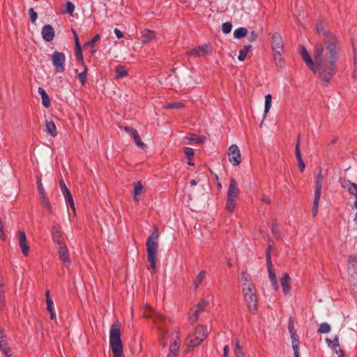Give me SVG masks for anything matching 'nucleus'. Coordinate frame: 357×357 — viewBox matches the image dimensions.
Here are the masks:
<instances>
[{
    "label": "nucleus",
    "mask_w": 357,
    "mask_h": 357,
    "mask_svg": "<svg viewBox=\"0 0 357 357\" xmlns=\"http://www.w3.org/2000/svg\"><path fill=\"white\" fill-rule=\"evenodd\" d=\"M341 50V46H336L332 43L328 45L327 48H324L321 45H314L313 56L316 64L312 71L317 74L324 86H328L337 73V61Z\"/></svg>",
    "instance_id": "nucleus-1"
},
{
    "label": "nucleus",
    "mask_w": 357,
    "mask_h": 357,
    "mask_svg": "<svg viewBox=\"0 0 357 357\" xmlns=\"http://www.w3.org/2000/svg\"><path fill=\"white\" fill-rule=\"evenodd\" d=\"M159 232L156 227L146 240L147 259L153 273L156 271L157 251L158 248Z\"/></svg>",
    "instance_id": "nucleus-2"
},
{
    "label": "nucleus",
    "mask_w": 357,
    "mask_h": 357,
    "mask_svg": "<svg viewBox=\"0 0 357 357\" xmlns=\"http://www.w3.org/2000/svg\"><path fill=\"white\" fill-rule=\"evenodd\" d=\"M242 292L247 307L251 313L256 314L258 311V297L255 285H246L242 289Z\"/></svg>",
    "instance_id": "nucleus-3"
},
{
    "label": "nucleus",
    "mask_w": 357,
    "mask_h": 357,
    "mask_svg": "<svg viewBox=\"0 0 357 357\" xmlns=\"http://www.w3.org/2000/svg\"><path fill=\"white\" fill-rule=\"evenodd\" d=\"M316 29L317 33L322 37V43H318L316 45H321L324 46V48H327L328 45L331 44V43L336 46H341L337 36L333 32L325 30L321 22L317 24Z\"/></svg>",
    "instance_id": "nucleus-4"
},
{
    "label": "nucleus",
    "mask_w": 357,
    "mask_h": 357,
    "mask_svg": "<svg viewBox=\"0 0 357 357\" xmlns=\"http://www.w3.org/2000/svg\"><path fill=\"white\" fill-rule=\"evenodd\" d=\"M348 273L349 281L354 287V289H357V255L349 256Z\"/></svg>",
    "instance_id": "nucleus-5"
},
{
    "label": "nucleus",
    "mask_w": 357,
    "mask_h": 357,
    "mask_svg": "<svg viewBox=\"0 0 357 357\" xmlns=\"http://www.w3.org/2000/svg\"><path fill=\"white\" fill-rule=\"evenodd\" d=\"M208 305V302L204 299L200 300V301L193 306L188 314V320L191 324L195 323L198 319L201 313H202L206 306Z\"/></svg>",
    "instance_id": "nucleus-6"
},
{
    "label": "nucleus",
    "mask_w": 357,
    "mask_h": 357,
    "mask_svg": "<svg viewBox=\"0 0 357 357\" xmlns=\"http://www.w3.org/2000/svg\"><path fill=\"white\" fill-rule=\"evenodd\" d=\"M109 347L114 357H125L121 336H109Z\"/></svg>",
    "instance_id": "nucleus-7"
},
{
    "label": "nucleus",
    "mask_w": 357,
    "mask_h": 357,
    "mask_svg": "<svg viewBox=\"0 0 357 357\" xmlns=\"http://www.w3.org/2000/svg\"><path fill=\"white\" fill-rule=\"evenodd\" d=\"M144 315L146 317L152 318L153 321L160 328L162 327L161 326H160V322L163 323L166 327L167 323L169 321V319L164 317L162 314L154 312L150 306L145 307Z\"/></svg>",
    "instance_id": "nucleus-8"
},
{
    "label": "nucleus",
    "mask_w": 357,
    "mask_h": 357,
    "mask_svg": "<svg viewBox=\"0 0 357 357\" xmlns=\"http://www.w3.org/2000/svg\"><path fill=\"white\" fill-rule=\"evenodd\" d=\"M52 61L56 72L63 73L65 70L66 56L63 52L54 51L52 56Z\"/></svg>",
    "instance_id": "nucleus-9"
},
{
    "label": "nucleus",
    "mask_w": 357,
    "mask_h": 357,
    "mask_svg": "<svg viewBox=\"0 0 357 357\" xmlns=\"http://www.w3.org/2000/svg\"><path fill=\"white\" fill-rule=\"evenodd\" d=\"M228 156L229 162L234 166H237L241 163V152L237 145L232 144L229 146Z\"/></svg>",
    "instance_id": "nucleus-10"
},
{
    "label": "nucleus",
    "mask_w": 357,
    "mask_h": 357,
    "mask_svg": "<svg viewBox=\"0 0 357 357\" xmlns=\"http://www.w3.org/2000/svg\"><path fill=\"white\" fill-rule=\"evenodd\" d=\"M272 50L273 52H284L283 40L278 33H274L272 36Z\"/></svg>",
    "instance_id": "nucleus-11"
},
{
    "label": "nucleus",
    "mask_w": 357,
    "mask_h": 357,
    "mask_svg": "<svg viewBox=\"0 0 357 357\" xmlns=\"http://www.w3.org/2000/svg\"><path fill=\"white\" fill-rule=\"evenodd\" d=\"M208 45H203L188 50L187 52V55L193 57H201L208 54Z\"/></svg>",
    "instance_id": "nucleus-12"
},
{
    "label": "nucleus",
    "mask_w": 357,
    "mask_h": 357,
    "mask_svg": "<svg viewBox=\"0 0 357 357\" xmlns=\"http://www.w3.org/2000/svg\"><path fill=\"white\" fill-rule=\"evenodd\" d=\"M57 248L60 259L66 267H69L71 261L69 258V252L67 246L66 244H63L62 245H59Z\"/></svg>",
    "instance_id": "nucleus-13"
},
{
    "label": "nucleus",
    "mask_w": 357,
    "mask_h": 357,
    "mask_svg": "<svg viewBox=\"0 0 357 357\" xmlns=\"http://www.w3.org/2000/svg\"><path fill=\"white\" fill-rule=\"evenodd\" d=\"M59 185H60V188H61V190L63 193V195L66 199V202L67 204H69L70 206L73 209L75 210V206H74V202H73V196L70 192V190H68V188H67V186L66 185L64 181L63 180H61L60 182H59Z\"/></svg>",
    "instance_id": "nucleus-14"
},
{
    "label": "nucleus",
    "mask_w": 357,
    "mask_h": 357,
    "mask_svg": "<svg viewBox=\"0 0 357 357\" xmlns=\"http://www.w3.org/2000/svg\"><path fill=\"white\" fill-rule=\"evenodd\" d=\"M19 246L22 250V252L24 256H27L29 252V246L26 243V236L24 231H20L17 232Z\"/></svg>",
    "instance_id": "nucleus-15"
},
{
    "label": "nucleus",
    "mask_w": 357,
    "mask_h": 357,
    "mask_svg": "<svg viewBox=\"0 0 357 357\" xmlns=\"http://www.w3.org/2000/svg\"><path fill=\"white\" fill-rule=\"evenodd\" d=\"M41 35L44 40L51 42L55 36L54 29L50 24H46L42 28Z\"/></svg>",
    "instance_id": "nucleus-16"
},
{
    "label": "nucleus",
    "mask_w": 357,
    "mask_h": 357,
    "mask_svg": "<svg viewBox=\"0 0 357 357\" xmlns=\"http://www.w3.org/2000/svg\"><path fill=\"white\" fill-rule=\"evenodd\" d=\"M340 183L341 186L347 189V191L354 197L357 195V184L351 182L350 181L345 178H340Z\"/></svg>",
    "instance_id": "nucleus-17"
},
{
    "label": "nucleus",
    "mask_w": 357,
    "mask_h": 357,
    "mask_svg": "<svg viewBox=\"0 0 357 357\" xmlns=\"http://www.w3.org/2000/svg\"><path fill=\"white\" fill-rule=\"evenodd\" d=\"M301 56L306 63L307 66L311 70H314L315 68V61L314 62L310 55L309 54L307 49L304 47H302L301 50Z\"/></svg>",
    "instance_id": "nucleus-18"
},
{
    "label": "nucleus",
    "mask_w": 357,
    "mask_h": 357,
    "mask_svg": "<svg viewBox=\"0 0 357 357\" xmlns=\"http://www.w3.org/2000/svg\"><path fill=\"white\" fill-rule=\"evenodd\" d=\"M239 189L235 178H232L230 181L229 186L227 191V197L237 198Z\"/></svg>",
    "instance_id": "nucleus-19"
},
{
    "label": "nucleus",
    "mask_w": 357,
    "mask_h": 357,
    "mask_svg": "<svg viewBox=\"0 0 357 357\" xmlns=\"http://www.w3.org/2000/svg\"><path fill=\"white\" fill-rule=\"evenodd\" d=\"M5 337L6 336H0V351L6 357H11L12 351Z\"/></svg>",
    "instance_id": "nucleus-20"
},
{
    "label": "nucleus",
    "mask_w": 357,
    "mask_h": 357,
    "mask_svg": "<svg viewBox=\"0 0 357 357\" xmlns=\"http://www.w3.org/2000/svg\"><path fill=\"white\" fill-rule=\"evenodd\" d=\"M267 268H268V277L270 278L271 284H272L274 289L278 290L279 286H278L276 275L273 271L272 262H269L268 264H267Z\"/></svg>",
    "instance_id": "nucleus-21"
},
{
    "label": "nucleus",
    "mask_w": 357,
    "mask_h": 357,
    "mask_svg": "<svg viewBox=\"0 0 357 357\" xmlns=\"http://www.w3.org/2000/svg\"><path fill=\"white\" fill-rule=\"evenodd\" d=\"M52 236L53 241L56 243L58 246L65 244L62 233L56 227H53L52 229Z\"/></svg>",
    "instance_id": "nucleus-22"
},
{
    "label": "nucleus",
    "mask_w": 357,
    "mask_h": 357,
    "mask_svg": "<svg viewBox=\"0 0 357 357\" xmlns=\"http://www.w3.org/2000/svg\"><path fill=\"white\" fill-rule=\"evenodd\" d=\"M291 278L287 273H284L281 279V285L284 294L289 293L291 290Z\"/></svg>",
    "instance_id": "nucleus-23"
},
{
    "label": "nucleus",
    "mask_w": 357,
    "mask_h": 357,
    "mask_svg": "<svg viewBox=\"0 0 357 357\" xmlns=\"http://www.w3.org/2000/svg\"><path fill=\"white\" fill-rule=\"evenodd\" d=\"M45 132L52 137L57 135L56 127L53 121H45Z\"/></svg>",
    "instance_id": "nucleus-24"
},
{
    "label": "nucleus",
    "mask_w": 357,
    "mask_h": 357,
    "mask_svg": "<svg viewBox=\"0 0 357 357\" xmlns=\"http://www.w3.org/2000/svg\"><path fill=\"white\" fill-rule=\"evenodd\" d=\"M322 181H323L322 169L320 167L319 169L317 176L314 194L321 195Z\"/></svg>",
    "instance_id": "nucleus-25"
},
{
    "label": "nucleus",
    "mask_w": 357,
    "mask_h": 357,
    "mask_svg": "<svg viewBox=\"0 0 357 357\" xmlns=\"http://www.w3.org/2000/svg\"><path fill=\"white\" fill-rule=\"evenodd\" d=\"M155 36V33L152 31L144 29L142 31L141 40L143 44L149 43Z\"/></svg>",
    "instance_id": "nucleus-26"
},
{
    "label": "nucleus",
    "mask_w": 357,
    "mask_h": 357,
    "mask_svg": "<svg viewBox=\"0 0 357 357\" xmlns=\"http://www.w3.org/2000/svg\"><path fill=\"white\" fill-rule=\"evenodd\" d=\"M38 93L41 96L42 104L45 108L50 107L51 102L46 91L41 87L38 88Z\"/></svg>",
    "instance_id": "nucleus-27"
},
{
    "label": "nucleus",
    "mask_w": 357,
    "mask_h": 357,
    "mask_svg": "<svg viewBox=\"0 0 357 357\" xmlns=\"http://www.w3.org/2000/svg\"><path fill=\"white\" fill-rule=\"evenodd\" d=\"M178 337V336H176ZM180 343L179 340L177 338V340H174L170 345L169 348V354L168 355H175L178 356V352L179 350Z\"/></svg>",
    "instance_id": "nucleus-28"
},
{
    "label": "nucleus",
    "mask_w": 357,
    "mask_h": 357,
    "mask_svg": "<svg viewBox=\"0 0 357 357\" xmlns=\"http://www.w3.org/2000/svg\"><path fill=\"white\" fill-rule=\"evenodd\" d=\"M204 340V338L200 336H195L194 338L188 340L186 344L188 347L194 348L201 344Z\"/></svg>",
    "instance_id": "nucleus-29"
},
{
    "label": "nucleus",
    "mask_w": 357,
    "mask_h": 357,
    "mask_svg": "<svg viewBox=\"0 0 357 357\" xmlns=\"http://www.w3.org/2000/svg\"><path fill=\"white\" fill-rule=\"evenodd\" d=\"M291 337L292 349L294 350V356H297V354H299L301 342L299 340L298 336H291Z\"/></svg>",
    "instance_id": "nucleus-30"
},
{
    "label": "nucleus",
    "mask_w": 357,
    "mask_h": 357,
    "mask_svg": "<svg viewBox=\"0 0 357 357\" xmlns=\"http://www.w3.org/2000/svg\"><path fill=\"white\" fill-rule=\"evenodd\" d=\"M128 71L123 66L118 65L116 67V78L121 79L128 75Z\"/></svg>",
    "instance_id": "nucleus-31"
},
{
    "label": "nucleus",
    "mask_w": 357,
    "mask_h": 357,
    "mask_svg": "<svg viewBox=\"0 0 357 357\" xmlns=\"http://www.w3.org/2000/svg\"><path fill=\"white\" fill-rule=\"evenodd\" d=\"M284 52H274L273 59L275 63V65L282 68L284 66V61L282 58V54Z\"/></svg>",
    "instance_id": "nucleus-32"
},
{
    "label": "nucleus",
    "mask_w": 357,
    "mask_h": 357,
    "mask_svg": "<svg viewBox=\"0 0 357 357\" xmlns=\"http://www.w3.org/2000/svg\"><path fill=\"white\" fill-rule=\"evenodd\" d=\"M134 199L135 202H138L139 199L137 198V195H141L144 192V188L140 182H136L134 184Z\"/></svg>",
    "instance_id": "nucleus-33"
},
{
    "label": "nucleus",
    "mask_w": 357,
    "mask_h": 357,
    "mask_svg": "<svg viewBox=\"0 0 357 357\" xmlns=\"http://www.w3.org/2000/svg\"><path fill=\"white\" fill-rule=\"evenodd\" d=\"M296 157L298 160V165L300 171L303 172L305 168V165L302 159V155L301 153V149L297 146L296 150Z\"/></svg>",
    "instance_id": "nucleus-34"
},
{
    "label": "nucleus",
    "mask_w": 357,
    "mask_h": 357,
    "mask_svg": "<svg viewBox=\"0 0 357 357\" xmlns=\"http://www.w3.org/2000/svg\"><path fill=\"white\" fill-rule=\"evenodd\" d=\"M211 333V328L204 325H198L195 328V335H208Z\"/></svg>",
    "instance_id": "nucleus-35"
},
{
    "label": "nucleus",
    "mask_w": 357,
    "mask_h": 357,
    "mask_svg": "<svg viewBox=\"0 0 357 357\" xmlns=\"http://www.w3.org/2000/svg\"><path fill=\"white\" fill-rule=\"evenodd\" d=\"M271 102H272V96L271 94H267L265 96V105H264V119H265L271 107Z\"/></svg>",
    "instance_id": "nucleus-36"
},
{
    "label": "nucleus",
    "mask_w": 357,
    "mask_h": 357,
    "mask_svg": "<svg viewBox=\"0 0 357 357\" xmlns=\"http://www.w3.org/2000/svg\"><path fill=\"white\" fill-rule=\"evenodd\" d=\"M251 48H252L251 45H245L243 47V48L239 51V55L238 56V59L241 61H244L248 55V53L249 52V51L250 50Z\"/></svg>",
    "instance_id": "nucleus-37"
},
{
    "label": "nucleus",
    "mask_w": 357,
    "mask_h": 357,
    "mask_svg": "<svg viewBox=\"0 0 357 357\" xmlns=\"http://www.w3.org/2000/svg\"><path fill=\"white\" fill-rule=\"evenodd\" d=\"M241 280H242V289L245 287L248 284H255L251 281V276L245 271H243L241 273Z\"/></svg>",
    "instance_id": "nucleus-38"
},
{
    "label": "nucleus",
    "mask_w": 357,
    "mask_h": 357,
    "mask_svg": "<svg viewBox=\"0 0 357 357\" xmlns=\"http://www.w3.org/2000/svg\"><path fill=\"white\" fill-rule=\"evenodd\" d=\"M271 231H272L273 236L276 238H282V234L280 232V228L278 226L275 220H272V222H271Z\"/></svg>",
    "instance_id": "nucleus-39"
},
{
    "label": "nucleus",
    "mask_w": 357,
    "mask_h": 357,
    "mask_svg": "<svg viewBox=\"0 0 357 357\" xmlns=\"http://www.w3.org/2000/svg\"><path fill=\"white\" fill-rule=\"evenodd\" d=\"M189 139L188 143H195L197 144H202L205 142L206 137L203 136H197L196 135H191L190 137H187Z\"/></svg>",
    "instance_id": "nucleus-40"
},
{
    "label": "nucleus",
    "mask_w": 357,
    "mask_h": 357,
    "mask_svg": "<svg viewBox=\"0 0 357 357\" xmlns=\"http://www.w3.org/2000/svg\"><path fill=\"white\" fill-rule=\"evenodd\" d=\"M321 195L314 194V198L313 205H312V215L314 217L316 216L318 213V206H319V200L321 198Z\"/></svg>",
    "instance_id": "nucleus-41"
},
{
    "label": "nucleus",
    "mask_w": 357,
    "mask_h": 357,
    "mask_svg": "<svg viewBox=\"0 0 357 357\" xmlns=\"http://www.w3.org/2000/svg\"><path fill=\"white\" fill-rule=\"evenodd\" d=\"M248 33V29L245 27H239L234 31V37L236 38H241L245 37Z\"/></svg>",
    "instance_id": "nucleus-42"
},
{
    "label": "nucleus",
    "mask_w": 357,
    "mask_h": 357,
    "mask_svg": "<svg viewBox=\"0 0 357 357\" xmlns=\"http://www.w3.org/2000/svg\"><path fill=\"white\" fill-rule=\"evenodd\" d=\"M236 198H227L226 208L229 212H232L236 206Z\"/></svg>",
    "instance_id": "nucleus-43"
},
{
    "label": "nucleus",
    "mask_w": 357,
    "mask_h": 357,
    "mask_svg": "<svg viewBox=\"0 0 357 357\" xmlns=\"http://www.w3.org/2000/svg\"><path fill=\"white\" fill-rule=\"evenodd\" d=\"M326 341L328 343V345L330 347H331L333 350H335V352L336 354H337V348L340 346L337 336H335V338L333 341L328 338H326Z\"/></svg>",
    "instance_id": "nucleus-44"
},
{
    "label": "nucleus",
    "mask_w": 357,
    "mask_h": 357,
    "mask_svg": "<svg viewBox=\"0 0 357 357\" xmlns=\"http://www.w3.org/2000/svg\"><path fill=\"white\" fill-rule=\"evenodd\" d=\"M109 335H121V324L119 321L112 325Z\"/></svg>",
    "instance_id": "nucleus-45"
},
{
    "label": "nucleus",
    "mask_w": 357,
    "mask_h": 357,
    "mask_svg": "<svg viewBox=\"0 0 357 357\" xmlns=\"http://www.w3.org/2000/svg\"><path fill=\"white\" fill-rule=\"evenodd\" d=\"M132 136L133 137L135 142L137 145V146L140 147L142 149H145L146 148V144H144L141 140V138L137 131H134V134Z\"/></svg>",
    "instance_id": "nucleus-46"
},
{
    "label": "nucleus",
    "mask_w": 357,
    "mask_h": 357,
    "mask_svg": "<svg viewBox=\"0 0 357 357\" xmlns=\"http://www.w3.org/2000/svg\"><path fill=\"white\" fill-rule=\"evenodd\" d=\"M295 326V319L293 317H290L288 321V329L289 332V335H296V331L294 328Z\"/></svg>",
    "instance_id": "nucleus-47"
},
{
    "label": "nucleus",
    "mask_w": 357,
    "mask_h": 357,
    "mask_svg": "<svg viewBox=\"0 0 357 357\" xmlns=\"http://www.w3.org/2000/svg\"><path fill=\"white\" fill-rule=\"evenodd\" d=\"M206 277V271H201L197 276L196 277V279L194 282V284L195 287L197 288L199 287V285L203 282Z\"/></svg>",
    "instance_id": "nucleus-48"
},
{
    "label": "nucleus",
    "mask_w": 357,
    "mask_h": 357,
    "mask_svg": "<svg viewBox=\"0 0 357 357\" xmlns=\"http://www.w3.org/2000/svg\"><path fill=\"white\" fill-rule=\"evenodd\" d=\"M330 331L331 326L326 322L321 323L318 328V333H319L326 334L328 333Z\"/></svg>",
    "instance_id": "nucleus-49"
},
{
    "label": "nucleus",
    "mask_w": 357,
    "mask_h": 357,
    "mask_svg": "<svg viewBox=\"0 0 357 357\" xmlns=\"http://www.w3.org/2000/svg\"><path fill=\"white\" fill-rule=\"evenodd\" d=\"M83 66L84 67V70L83 72L78 74V79L82 84L84 85L86 82L88 68L85 65Z\"/></svg>",
    "instance_id": "nucleus-50"
},
{
    "label": "nucleus",
    "mask_w": 357,
    "mask_h": 357,
    "mask_svg": "<svg viewBox=\"0 0 357 357\" xmlns=\"http://www.w3.org/2000/svg\"><path fill=\"white\" fill-rule=\"evenodd\" d=\"M75 56H76L77 60L79 61V62H80L82 66H84V57H83V55H82V52L81 46L75 47Z\"/></svg>",
    "instance_id": "nucleus-51"
},
{
    "label": "nucleus",
    "mask_w": 357,
    "mask_h": 357,
    "mask_svg": "<svg viewBox=\"0 0 357 357\" xmlns=\"http://www.w3.org/2000/svg\"><path fill=\"white\" fill-rule=\"evenodd\" d=\"M53 301L52 299H48L47 301V310L50 313L51 319H54L55 317V312L53 310Z\"/></svg>",
    "instance_id": "nucleus-52"
},
{
    "label": "nucleus",
    "mask_w": 357,
    "mask_h": 357,
    "mask_svg": "<svg viewBox=\"0 0 357 357\" xmlns=\"http://www.w3.org/2000/svg\"><path fill=\"white\" fill-rule=\"evenodd\" d=\"M66 10L63 12L64 13H68L71 16H73V13L75 11V5L71 1H67L66 4Z\"/></svg>",
    "instance_id": "nucleus-53"
},
{
    "label": "nucleus",
    "mask_w": 357,
    "mask_h": 357,
    "mask_svg": "<svg viewBox=\"0 0 357 357\" xmlns=\"http://www.w3.org/2000/svg\"><path fill=\"white\" fill-rule=\"evenodd\" d=\"M40 199H41V202H42V204L43 206L50 212L51 213L52 212V206L50 203V202L48 201L47 198L46 197L45 195H44V197H40Z\"/></svg>",
    "instance_id": "nucleus-54"
},
{
    "label": "nucleus",
    "mask_w": 357,
    "mask_h": 357,
    "mask_svg": "<svg viewBox=\"0 0 357 357\" xmlns=\"http://www.w3.org/2000/svg\"><path fill=\"white\" fill-rule=\"evenodd\" d=\"M184 107V105L181 102H169L167 103L165 106V108L167 109H180L183 108Z\"/></svg>",
    "instance_id": "nucleus-55"
},
{
    "label": "nucleus",
    "mask_w": 357,
    "mask_h": 357,
    "mask_svg": "<svg viewBox=\"0 0 357 357\" xmlns=\"http://www.w3.org/2000/svg\"><path fill=\"white\" fill-rule=\"evenodd\" d=\"M231 29L232 24L229 22H225L222 25V31L225 34L229 33L231 31Z\"/></svg>",
    "instance_id": "nucleus-56"
},
{
    "label": "nucleus",
    "mask_w": 357,
    "mask_h": 357,
    "mask_svg": "<svg viewBox=\"0 0 357 357\" xmlns=\"http://www.w3.org/2000/svg\"><path fill=\"white\" fill-rule=\"evenodd\" d=\"M29 14L30 16V21L31 23H35L37 20L38 14L33 8H29Z\"/></svg>",
    "instance_id": "nucleus-57"
},
{
    "label": "nucleus",
    "mask_w": 357,
    "mask_h": 357,
    "mask_svg": "<svg viewBox=\"0 0 357 357\" xmlns=\"http://www.w3.org/2000/svg\"><path fill=\"white\" fill-rule=\"evenodd\" d=\"M37 185H38L40 196L44 197V195H45V189L43 188L41 179L39 177H38V178H37Z\"/></svg>",
    "instance_id": "nucleus-58"
},
{
    "label": "nucleus",
    "mask_w": 357,
    "mask_h": 357,
    "mask_svg": "<svg viewBox=\"0 0 357 357\" xmlns=\"http://www.w3.org/2000/svg\"><path fill=\"white\" fill-rule=\"evenodd\" d=\"M185 154L188 160H190L195 155L194 150L192 148L186 147L185 149Z\"/></svg>",
    "instance_id": "nucleus-59"
},
{
    "label": "nucleus",
    "mask_w": 357,
    "mask_h": 357,
    "mask_svg": "<svg viewBox=\"0 0 357 357\" xmlns=\"http://www.w3.org/2000/svg\"><path fill=\"white\" fill-rule=\"evenodd\" d=\"M258 38V33L255 31H251L249 33V41L253 43Z\"/></svg>",
    "instance_id": "nucleus-60"
},
{
    "label": "nucleus",
    "mask_w": 357,
    "mask_h": 357,
    "mask_svg": "<svg viewBox=\"0 0 357 357\" xmlns=\"http://www.w3.org/2000/svg\"><path fill=\"white\" fill-rule=\"evenodd\" d=\"M271 245H269L266 250V263L268 264L269 262H272L271 261Z\"/></svg>",
    "instance_id": "nucleus-61"
},
{
    "label": "nucleus",
    "mask_w": 357,
    "mask_h": 357,
    "mask_svg": "<svg viewBox=\"0 0 357 357\" xmlns=\"http://www.w3.org/2000/svg\"><path fill=\"white\" fill-rule=\"evenodd\" d=\"M100 39L99 34H96L91 40L86 43L85 45H93Z\"/></svg>",
    "instance_id": "nucleus-62"
},
{
    "label": "nucleus",
    "mask_w": 357,
    "mask_h": 357,
    "mask_svg": "<svg viewBox=\"0 0 357 357\" xmlns=\"http://www.w3.org/2000/svg\"><path fill=\"white\" fill-rule=\"evenodd\" d=\"M239 353H243L242 348L240 346L239 340L236 341V357H238Z\"/></svg>",
    "instance_id": "nucleus-63"
},
{
    "label": "nucleus",
    "mask_w": 357,
    "mask_h": 357,
    "mask_svg": "<svg viewBox=\"0 0 357 357\" xmlns=\"http://www.w3.org/2000/svg\"><path fill=\"white\" fill-rule=\"evenodd\" d=\"M114 32L117 38L120 39L123 37V33L117 28L114 29Z\"/></svg>",
    "instance_id": "nucleus-64"
}]
</instances>
